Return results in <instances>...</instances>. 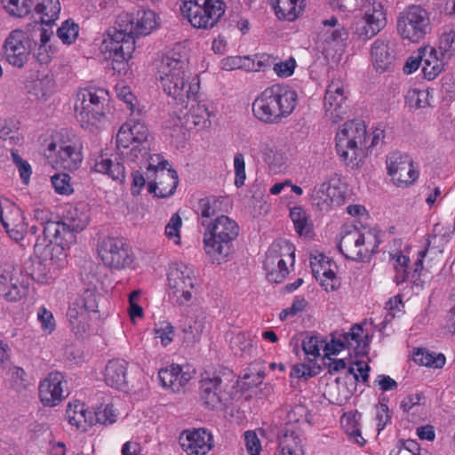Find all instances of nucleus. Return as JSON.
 <instances>
[{"label":"nucleus","mask_w":455,"mask_h":455,"mask_svg":"<svg viewBox=\"0 0 455 455\" xmlns=\"http://www.w3.org/2000/svg\"><path fill=\"white\" fill-rule=\"evenodd\" d=\"M159 18L151 10H139L136 13L122 12L116 20V27L107 31L104 39L112 68L121 72L135 49V37L150 34L158 26Z\"/></svg>","instance_id":"f257e3e1"},{"label":"nucleus","mask_w":455,"mask_h":455,"mask_svg":"<svg viewBox=\"0 0 455 455\" xmlns=\"http://www.w3.org/2000/svg\"><path fill=\"white\" fill-rule=\"evenodd\" d=\"M154 138L144 122L131 119L124 123L116 134V147L128 161L155 162L160 155H151Z\"/></svg>","instance_id":"f03ea898"},{"label":"nucleus","mask_w":455,"mask_h":455,"mask_svg":"<svg viewBox=\"0 0 455 455\" xmlns=\"http://www.w3.org/2000/svg\"><path fill=\"white\" fill-rule=\"evenodd\" d=\"M368 137L366 125L362 120L347 121L339 127L335 135V148L346 165L357 168L363 164L369 148Z\"/></svg>","instance_id":"7ed1b4c3"},{"label":"nucleus","mask_w":455,"mask_h":455,"mask_svg":"<svg viewBox=\"0 0 455 455\" xmlns=\"http://www.w3.org/2000/svg\"><path fill=\"white\" fill-rule=\"evenodd\" d=\"M169 59H162L158 68L159 80L164 91L180 104L186 103V100L199 92V79L197 76L193 77L188 67H185L184 62H172Z\"/></svg>","instance_id":"20e7f679"},{"label":"nucleus","mask_w":455,"mask_h":455,"mask_svg":"<svg viewBox=\"0 0 455 455\" xmlns=\"http://www.w3.org/2000/svg\"><path fill=\"white\" fill-rule=\"evenodd\" d=\"M108 98V92L100 88H87L77 93L75 111L83 128L90 129L105 116L104 108Z\"/></svg>","instance_id":"39448f33"},{"label":"nucleus","mask_w":455,"mask_h":455,"mask_svg":"<svg viewBox=\"0 0 455 455\" xmlns=\"http://www.w3.org/2000/svg\"><path fill=\"white\" fill-rule=\"evenodd\" d=\"M396 28L403 39L419 43L432 31L430 13L420 5L411 4L399 13Z\"/></svg>","instance_id":"423d86ee"},{"label":"nucleus","mask_w":455,"mask_h":455,"mask_svg":"<svg viewBox=\"0 0 455 455\" xmlns=\"http://www.w3.org/2000/svg\"><path fill=\"white\" fill-rule=\"evenodd\" d=\"M379 243V237L375 231L361 232L354 228L341 236L339 250L347 259L363 261L377 252Z\"/></svg>","instance_id":"0eeeda50"},{"label":"nucleus","mask_w":455,"mask_h":455,"mask_svg":"<svg viewBox=\"0 0 455 455\" xmlns=\"http://www.w3.org/2000/svg\"><path fill=\"white\" fill-rule=\"evenodd\" d=\"M295 261V247L285 240L275 241L266 252L264 268L269 282L279 283L289 274V267Z\"/></svg>","instance_id":"6e6552de"},{"label":"nucleus","mask_w":455,"mask_h":455,"mask_svg":"<svg viewBox=\"0 0 455 455\" xmlns=\"http://www.w3.org/2000/svg\"><path fill=\"white\" fill-rule=\"evenodd\" d=\"M206 227L204 243L206 254L212 263L222 264L228 261V216H218L213 222L202 220Z\"/></svg>","instance_id":"1a4fd4ad"},{"label":"nucleus","mask_w":455,"mask_h":455,"mask_svg":"<svg viewBox=\"0 0 455 455\" xmlns=\"http://www.w3.org/2000/svg\"><path fill=\"white\" fill-rule=\"evenodd\" d=\"M349 32L346 26L335 16L321 21L315 40L317 49L325 56L343 50Z\"/></svg>","instance_id":"9d476101"},{"label":"nucleus","mask_w":455,"mask_h":455,"mask_svg":"<svg viewBox=\"0 0 455 455\" xmlns=\"http://www.w3.org/2000/svg\"><path fill=\"white\" fill-rule=\"evenodd\" d=\"M66 236L56 234L50 235L44 230V236H38L34 245L36 254H39L44 261H50L52 265L57 267H62L65 263L67 253L66 251L76 243L70 233H65Z\"/></svg>","instance_id":"9b49d317"},{"label":"nucleus","mask_w":455,"mask_h":455,"mask_svg":"<svg viewBox=\"0 0 455 455\" xmlns=\"http://www.w3.org/2000/svg\"><path fill=\"white\" fill-rule=\"evenodd\" d=\"M368 345V333L361 324H355L348 331L334 332L331 341L324 344V353L329 357L331 355H337L344 349H348L359 355L366 352Z\"/></svg>","instance_id":"f8f14e48"},{"label":"nucleus","mask_w":455,"mask_h":455,"mask_svg":"<svg viewBox=\"0 0 455 455\" xmlns=\"http://www.w3.org/2000/svg\"><path fill=\"white\" fill-rule=\"evenodd\" d=\"M309 201L316 210L328 212L345 204L346 189L339 180L331 178L311 189Z\"/></svg>","instance_id":"ddd939ff"},{"label":"nucleus","mask_w":455,"mask_h":455,"mask_svg":"<svg viewBox=\"0 0 455 455\" xmlns=\"http://www.w3.org/2000/svg\"><path fill=\"white\" fill-rule=\"evenodd\" d=\"M362 17L355 26V34L366 41L376 36L387 25V13L381 2L374 0L359 7Z\"/></svg>","instance_id":"4468645a"},{"label":"nucleus","mask_w":455,"mask_h":455,"mask_svg":"<svg viewBox=\"0 0 455 455\" xmlns=\"http://www.w3.org/2000/svg\"><path fill=\"white\" fill-rule=\"evenodd\" d=\"M99 254L106 266L115 269L128 267L133 262L130 245L116 237L104 238L100 245Z\"/></svg>","instance_id":"2eb2a0df"},{"label":"nucleus","mask_w":455,"mask_h":455,"mask_svg":"<svg viewBox=\"0 0 455 455\" xmlns=\"http://www.w3.org/2000/svg\"><path fill=\"white\" fill-rule=\"evenodd\" d=\"M303 411V408L298 407L287 414V423L283 435L280 437L279 448L275 454L280 455H305L304 437L299 425H292L291 422L299 423L296 418L298 413Z\"/></svg>","instance_id":"dca6fc26"},{"label":"nucleus","mask_w":455,"mask_h":455,"mask_svg":"<svg viewBox=\"0 0 455 455\" xmlns=\"http://www.w3.org/2000/svg\"><path fill=\"white\" fill-rule=\"evenodd\" d=\"M348 91L343 81L332 79L327 86L324 96V111L326 116L332 122L341 121L347 112Z\"/></svg>","instance_id":"f3484780"},{"label":"nucleus","mask_w":455,"mask_h":455,"mask_svg":"<svg viewBox=\"0 0 455 455\" xmlns=\"http://www.w3.org/2000/svg\"><path fill=\"white\" fill-rule=\"evenodd\" d=\"M427 249L419 251L418 252V258L414 263L413 270L411 272L408 270L410 259L408 256L401 251H396L390 254L391 261L395 268V274L394 275V282L397 284H403L404 283H411L413 285L420 286V273L423 269V259L426 257Z\"/></svg>","instance_id":"a211bd4d"},{"label":"nucleus","mask_w":455,"mask_h":455,"mask_svg":"<svg viewBox=\"0 0 455 455\" xmlns=\"http://www.w3.org/2000/svg\"><path fill=\"white\" fill-rule=\"evenodd\" d=\"M386 164L387 173L397 187H407L418 179L419 173L407 155L399 152L390 153Z\"/></svg>","instance_id":"6ab92c4d"},{"label":"nucleus","mask_w":455,"mask_h":455,"mask_svg":"<svg viewBox=\"0 0 455 455\" xmlns=\"http://www.w3.org/2000/svg\"><path fill=\"white\" fill-rule=\"evenodd\" d=\"M89 223V215L78 208L70 209L67 212L62 220L58 223H50L46 228V233L56 234L66 236L65 233H70L75 242L76 234L84 230Z\"/></svg>","instance_id":"aec40b11"},{"label":"nucleus","mask_w":455,"mask_h":455,"mask_svg":"<svg viewBox=\"0 0 455 455\" xmlns=\"http://www.w3.org/2000/svg\"><path fill=\"white\" fill-rule=\"evenodd\" d=\"M371 60L378 73L393 71L396 62L394 43L384 38L376 39L371 46Z\"/></svg>","instance_id":"412c9836"},{"label":"nucleus","mask_w":455,"mask_h":455,"mask_svg":"<svg viewBox=\"0 0 455 455\" xmlns=\"http://www.w3.org/2000/svg\"><path fill=\"white\" fill-rule=\"evenodd\" d=\"M225 9L224 0H220L219 4H206L204 7L194 4L188 9L190 14L187 18L195 28H210L214 27L224 15Z\"/></svg>","instance_id":"4be33fe9"},{"label":"nucleus","mask_w":455,"mask_h":455,"mask_svg":"<svg viewBox=\"0 0 455 455\" xmlns=\"http://www.w3.org/2000/svg\"><path fill=\"white\" fill-rule=\"evenodd\" d=\"M212 435L204 428L184 430L180 443L188 455H205L212 448Z\"/></svg>","instance_id":"5701e85b"},{"label":"nucleus","mask_w":455,"mask_h":455,"mask_svg":"<svg viewBox=\"0 0 455 455\" xmlns=\"http://www.w3.org/2000/svg\"><path fill=\"white\" fill-rule=\"evenodd\" d=\"M310 267L314 277L326 291H334L339 286V278L331 269V262L326 256L322 253L312 255Z\"/></svg>","instance_id":"b1692460"},{"label":"nucleus","mask_w":455,"mask_h":455,"mask_svg":"<svg viewBox=\"0 0 455 455\" xmlns=\"http://www.w3.org/2000/svg\"><path fill=\"white\" fill-rule=\"evenodd\" d=\"M265 91L268 92L270 102L279 108L283 118L293 112L297 105L298 95L289 85L275 84L266 88Z\"/></svg>","instance_id":"393cba45"},{"label":"nucleus","mask_w":455,"mask_h":455,"mask_svg":"<svg viewBox=\"0 0 455 455\" xmlns=\"http://www.w3.org/2000/svg\"><path fill=\"white\" fill-rule=\"evenodd\" d=\"M200 395L207 407L211 409L225 408L226 392L221 389L222 379L220 375L204 377L200 381Z\"/></svg>","instance_id":"a878e982"},{"label":"nucleus","mask_w":455,"mask_h":455,"mask_svg":"<svg viewBox=\"0 0 455 455\" xmlns=\"http://www.w3.org/2000/svg\"><path fill=\"white\" fill-rule=\"evenodd\" d=\"M63 376L60 372H51L39 386V397L45 406L53 407L59 404L63 398Z\"/></svg>","instance_id":"bb28decb"},{"label":"nucleus","mask_w":455,"mask_h":455,"mask_svg":"<svg viewBox=\"0 0 455 455\" xmlns=\"http://www.w3.org/2000/svg\"><path fill=\"white\" fill-rule=\"evenodd\" d=\"M268 92L265 90L255 99L252 103L254 116L261 122L275 124L283 118L282 112L275 104L270 102Z\"/></svg>","instance_id":"cd10ccee"},{"label":"nucleus","mask_w":455,"mask_h":455,"mask_svg":"<svg viewBox=\"0 0 455 455\" xmlns=\"http://www.w3.org/2000/svg\"><path fill=\"white\" fill-rule=\"evenodd\" d=\"M422 54V73L426 79L433 80L441 74L444 68V58L438 55L436 49L430 46L420 47Z\"/></svg>","instance_id":"c85d7f7f"},{"label":"nucleus","mask_w":455,"mask_h":455,"mask_svg":"<svg viewBox=\"0 0 455 455\" xmlns=\"http://www.w3.org/2000/svg\"><path fill=\"white\" fill-rule=\"evenodd\" d=\"M127 366L128 363L124 359L110 360L105 368L106 383L116 389L126 387Z\"/></svg>","instance_id":"c756f323"},{"label":"nucleus","mask_w":455,"mask_h":455,"mask_svg":"<svg viewBox=\"0 0 455 455\" xmlns=\"http://www.w3.org/2000/svg\"><path fill=\"white\" fill-rule=\"evenodd\" d=\"M155 162H156L157 164L161 166V176H165V179L170 181V188H160L158 182L149 180L148 183V191L150 194H154L157 197L165 198L174 194L179 184L178 173L173 169H169L167 172H164V169L168 164V162L163 158L160 160H156V158Z\"/></svg>","instance_id":"7c9ffc66"},{"label":"nucleus","mask_w":455,"mask_h":455,"mask_svg":"<svg viewBox=\"0 0 455 455\" xmlns=\"http://www.w3.org/2000/svg\"><path fill=\"white\" fill-rule=\"evenodd\" d=\"M82 160L83 156L80 148L76 144L63 143L60 146L56 163L64 170L69 172L77 170Z\"/></svg>","instance_id":"2f4dec72"},{"label":"nucleus","mask_w":455,"mask_h":455,"mask_svg":"<svg viewBox=\"0 0 455 455\" xmlns=\"http://www.w3.org/2000/svg\"><path fill=\"white\" fill-rule=\"evenodd\" d=\"M89 312L80 310L76 307H68L67 317L71 329L78 339H84L90 334Z\"/></svg>","instance_id":"473e14b6"},{"label":"nucleus","mask_w":455,"mask_h":455,"mask_svg":"<svg viewBox=\"0 0 455 455\" xmlns=\"http://www.w3.org/2000/svg\"><path fill=\"white\" fill-rule=\"evenodd\" d=\"M100 299L101 296L98 292L96 285L90 283L84 288L75 301L69 304V307H76L80 310L96 314Z\"/></svg>","instance_id":"72a5a7b5"},{"label":"nucleus","mask_w":455,"mask_h":455,"mask_svg":"<svg viewBox=\"0 0 455 455\" xmlns=\"http://www.w3.org/2000/svg\"><path fill=\"white\" fill-rule=\"evenodd\" d=\"M194 270L185 264L180 263L168 275L170 286L177 291L183 288H194Z\"/></svg>","instance_id":"f704fd0d"},{"label":"nucleus","mask_w":455,"mask_h":455,"mask_svg":"<svg viewBox=\"0 0 455 455\" xmlns=\"http://www.w3.org/2000/svg\"><path fill=\"white\" fill-rule=\"evenodd\" d=\"M279 19L294 20L303 9L304 0H269Z\"/></svg>","instance_id":"c9c22d12"},{"label":"nucleus","mask_w":455,"mask_h":455,"mask_svg":"<svg viewBox=\"0 0 455 455\" xmlns=\"http://www.w3.org/2000/svg\"><path fill=\"white\" fill-rule=\"evenodd\" d=\"M360 417V414L357 412L345 413L341 418V426L351 441L359 446H363L366 441L361 433Z\"/></svg>","instance_id":"e433bc0d"},{"label":"nucleus","mask_w":455,"mask_h":455,"mask_svg":"<svg viewBox=\"0 0 455 455\" xmlns=\"http://www.w3.org/2000/svg\"><path fill=\"white\" fill-rule=\"evenodd\" d=\"M198 94L191 97L190 100H186V108L189 107V113L193 115V118L196 121L198 129L208 128L211 125V113L209 112L205 104H202L197 100Z\"/></svg>","instance_id":"4c0bfd02"},{"label":"nucleus","mask_w":455,"mask_h":455,"mask_svg":"<svg viewBox=\"0 0 455 455\" xmlns=\"http://www.w3.org/2000/svg\"><path fill=\"white\" fill-rule=\"evenodd\" d=\"M94 170L97 172L107 174L114 180L123 182L125 178L124 166L118 162H113L108 158H101L94 164Z\"/></svg>","instance_id":"58836bf2"},{"label":"nucleus","mask_w":455,"mask_h":455,"mask_svg":"<svg viewBox=\"0 0 455 455\" xmlns=\"http://www.w3.org/2000/svg\"><path fill=\"white\" fill-rule=\"evenodd\" d=\"M290 217L294 228L299 236H308L312 233L313 224L306 211L301 206H294L290 210Z\"/></svg>","instance_id":"ea45409f"},{"label":"nucleus","mask_w":455,"mask_h":455,"mask_svg":"<svg viewBox=\"0 0 455 455\" xmlns=\"http://www.w3.org/2000/svg\"><path fill=\"white\" fill-rule=\"evenodd\" d=\"M35 10L37 13L43 14L40 23L51 26L59 17L60 4L59 0H43L37 3Z\"/></svg>","instance_id":"a19ab883"},{"label":"nucleus","mask_w":455,"mask_h":455,"mask_svg":"<svg viewBox=\"0 0 455 455\" xmlns=\"http://www.w3.org/2000/svg\"><path fill=\"white\" fill-rule=\"evenodd\" d=\"M261 155L264 162L269 168L276 170L282 168L286 163L285 154L275 146L270 144H261Z\"/></svg>","instance_id":"79ce46f5"},{"label":"nucleus","mask_w":455,"mask_h":455,"mask_svg":"<svg viewBox=\"0 0 455 455\" xmlns=\"http://www.w3.org/2000/svg\"><path fill=\"white\" fill-rule=\"evenodd\" d=\"M414 361L419 365L433 369H441L444 366L446 359L444 355L435 354L424 348H419L414 353Z\"/></svg>","instance_id":"37998d69"},{"label":"nucleus","mask_w":455,"mask_h":455,"mask_svg":"<svg viewBox=\"0 0 455 455\" xmlns=\"http://www.w3.org/2000/svg\"><path fill=\"white\" fill-rule=\"evenodd\" d=\"M439 50L443 58L455 55V28H445L439 37Z\"/></svg>","instance_id":"c03bdc74"},{"label":"nucleus","mask_w":455,"mask_h":455,"mask_svg":"<svg viewBox=\"0 0 455 455\" xmlns=\"http://www.w3.org/2000/svg\"><path fill=\"white\" fill-rule=\"evenodd\" d=\"M204 329V326L202 321L194 318L185 319L182 324L185 342L195 343L200 338Z\"/></svg>","instance_id":"a18cd8bd"},{"label":"nucleus","mask_w":455,"mask_h":455,"mask_svg":"<svg viewBox=\"0 0 455 455\" xmlns=\"http://www.w3.org/2000/svg\"><path fill=\"white\" fill-rule=\"evenodd\" d=\"M302 348L308 361H315L320 356V351L324 349L323 341L318 336H307L302 341Z\"/></svg>","instance_id":"49530a36"},{"label":"nucleus","mask_w":455,"mask_h":455,"mask_svg":"<svg viewBox=\"0 0 455 455\" xmlns=\"http://www.w3.org/2000/svg\"><path fill=\"white\" fill-rule=\"evenodd\" d=\"M182 116H178V121L175 123L172 130V132L171 133L172 137H175V132L177 131V128H179V134L181 135L182 139H186L188 132L189 130L194 128H198V125L196 124V121L193 118V115L189 113V111L186 113H182Z\"/></svg>","instance_id":"de8ad7c7"},{"label":"nucleus","mask_w":455,"mask_h":455,"mask_svg":"<svg viewBox=\"0 0 455 455\" xmlns=\"http://www.w3.org/2000/svg\"><path fill=\"white\" fill-rule=\"evenodd\" d=\"M221 202L215 197H205L199 200L198 211L201 212L203 220H208L214 216L221 209Z\"/></svg>","instance_id":"09e8293b"},{"label":"nucleus","mask_w":455,"mask_h":455,"mask_svg":"<svg viewBox=\"0 0 455 455\" xmlns=\"http://www.w3.org/2000/svg\"><path fill=\"white\" fill-rule=\"evenodd\" d=\"M11 155L13 164L19 171L22 182L26 185L28 184L32 173L30 164L28 161L22 159L18 150H12Z\"/></svg>","instance_id":"8fccbe9b"},{"label":"nucleus","mask_w":455,"mask_h":455,"mask_svg":"<svg viewBox=\"0 0 455 455\" xmlns=\"http://www.w3.org/2000/svg\"><path fill=\"white\" fill-rule=\"evenodd\" d=\"M51 180L58 194L70 195L73 193V188L70 184V176L68 173H56L52 177Z\"/></svg>","instance_id":"3c124183"},{"label":"nucleus","mask_w":455,"mask_h":455,"mask_svg":"<svg viewBox=\"0 0 455 455\" xmlns=\"http://www.w3.org/2000/svg\"><path fill=\"white\" fill-rule=\"evenodd\" d=\"M234 172L235 179L234 184L236 188H241L244 185L246 180L245 172V160L241 153H236L234 156Z\"/></svg>","instance_id":"603ef678"},{"label":"nucleus","mask_w":455,"mask_h":455,"mask_svg":"<svg viewBox=\"0 0 455 455\" xmlns=\"http://www.w3.org/2000/svg\"><path fill=\"white\" fill-rule=\"evenodd\" d=\"M58 36L64 44H72L78 36V25L66 20L57 30Z\"/></svg>","instance_id":"864d4df0"},{"label":"nucleus","mask_w":455,"mask_h":455,"mask_svg":"<svg viewBox=\"0 0 455 455\" xmlns=\"http://www.w3.org/2000/svg\"><path fill=\"white\" fill-rule=\"evenodd\" d=\"M24 34L21 30H13L10 33L5 39L4 49V52L21 50L24 51L25 45L23 43Z\"/></svg>","instance_id":"5fc2aeb1"},{"label":"nucleus","mask_w":455,"mask_h":455,"mask_svg":"<svg viewBox=\"0 0 455 455\" xmlns=\"http://www.w3.org/2000/svg\"><path fill=\"white\" fill-rule=\"evenodd\" d=\"M389 455H420L419 444L411 439L399 442Z\"/></svg>","instance_id":"6e6d98bb"},{"label":"nucleus","mask_w":455,"mask_h":455,"mask_svg":"<svg viewBox=\"0 0 455 455\" xmlns=\"http://www.w3.org/2000/svg\"><path fill=\"white\" fill-rule=\"evenodd\" d=\"M116 416L114 413V410L111 405L107 404L105 406L100 405L94 411V422L102 425H110L116 422Z\"/></svg>","instance_id":"4d7b16f0"},{"label":"nucleus","mask_w":455,"mask_h":455,"mask_svg":"<svg viewBox=\"0 0 455 455\" xmlns=\"http://www.w3.org/2000/svg\"><path fill=\"white\" fill-rule=\"evenodd\" d=\"M374 411L377 430L379 433L390 422L391 414L387 404L383 403H378L375 406Z\"/></svg>","instance_id":"13d9d810"},{"label":"nucleus","mask_w":455,"mask_h":455,"mask_svg":"<svg viewBox=\"0 0 455 455\" xmlns=\"http://www.w3.org/2000/svg\"><path fill=\"white\" fill-rule=\"evenodd\" d=\"M307 306V301L303 296H296L291 307L281 311L279 318L283 321L288 316H294L297 314L305 310Z\"/></svg>","instance_id":"bf43d9fd"},{"label":"nucleus","mask_w":455,"mask_h":455,"mask_svg":"<svg viewBox=\"0 0 455 455\" xmlns=\"http://www.w3.org/2000/svg\"><path fill=\"white\" fill-rule=\"evenodd\" d=\"M31 277L33 280L46 283L52 278L50 275V267H48V261H44L42 259L36 265H35L33 271L31 272Z\"/></svg>","instance_id":"052dcab7"},{"label":"nucleus","mask_w":455,"mask_h":455,"mask_svg":"<svg viewBox=\"0 0 455 455\" xmlns=\"http://www.w3.org/2000/svg\"><path fill=\"white\" fill-rule=\"evenodd\" d=\"M273 64L272 58L267 54H261L251 58V63L247 65V71L259 72L269 68Z\"/></svg>","instance_id":"680f3d73"},{"label":"nucleus","mask_w":455,"mask_h":455,"mask_svg":"<svg viewBox=\"0 0 455 455\" xmlns=\"http://www.w3.org/2000/svg\"><path fill=\"white\" fill-rule=\"evenodd\" d=\"M32 5V0H20V2H15L10 5H4L7 12L15 17H23L29 12Z\"/></svg>","instance_id":"e2e57ef3"},{"label":"nucleus","mask_w":455,"mask_h":455,"mask_svg":"<svg viewBox=\"0 0 455 455\" xmlns=\"http://www.w3.org/2000/svg\"><path fill=\"white\" fill-rule=\"evenodd\" d=\"M296 61L293 58H290L285 61H281L278 63H275L273 67V70L275 73L280 77H288L291 76L295 69Z\"/></svg>","instance_id":"0e129e2a"},{"label":"nucleus","mask_w":455,"mask_h":455,"mask_svg":"<svg viewBox=\"0 0 455 455\" xmlns=\"http://www.w3.org/2000/svg\"><path fill=\"white\" fill-rule=\"evenodd\" d=\"M173 331V326L168 322H163L160 327L155 328V333L157 338L161 339V342L164 346H167L172 341Z\"/></svg>","instance_id":"69168bd1"},{"label":"nucleus","mask_w":455,"mask_h":455,"mask_svg":"<svg viewBox=\"0 0 455 455\" xmlns=\"http://www.w3.org/2000/svg\"><path fill=\"white\" fill-rule=\"evenodd\" d=\"M425 396L421 392H416L406 395L400 403V408L404 412H410L415 406L420 405Z\"/></svg>","instance_id":"338daca9"},{"label":"nucleus","mask_w":455,"mask_h":455,"mask_svg":"<svg viewBox=\"0 0 455 455\" xmlns=\"http://www.w3.org/2000/svg\"><path fill=\"white\" fill-rule=\"evenodd\" d=\"M37 318L41 323L44 331L49 333L52 332L55 329L54 318L51 311L42 307L37 313Z\"/></svg>","instance_id":"774afa93"}]
</instances>
